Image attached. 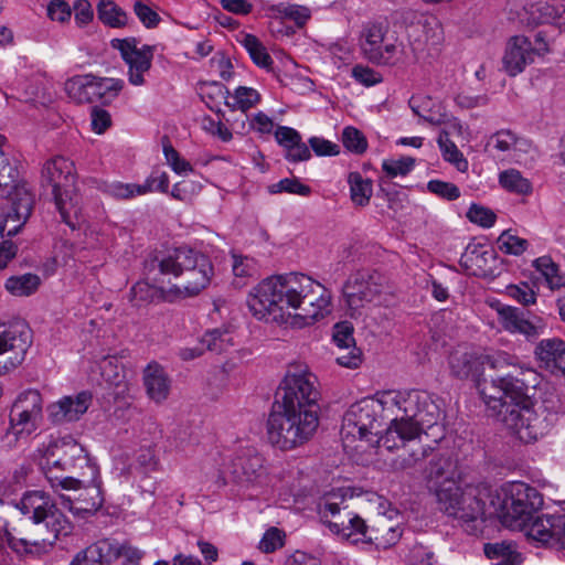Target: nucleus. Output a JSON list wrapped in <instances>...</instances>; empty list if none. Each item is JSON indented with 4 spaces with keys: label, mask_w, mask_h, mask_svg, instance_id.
I'll use <instances>...</instances> for the list:
<instances>
[{
    "label": "nucleus",
    "mask_w": 565,
    "mask_h": 565,
    "mask_svg": "<svg viewBox=\"0 0 565 565\" xmlns=\"http://www.w3.org/2000/svg\"><path fill=\"white\" fill-rule=\"evenodd\" d=\"M448 364L452 376L470 379L478 385L486 364L495 371L490 386H484L481 393L503 425L521 441H535L551 429L546 409L536 406L529 395L530 388L540 384L541 376L534 369L521 364L515 355L503 351L480 354L459 347L450 353Z\"/></svg>",
    "instance_id": "1"
},
{
    "label": "nucleus",
    "mask_w": 565,
    "mask_h": 565,
    "mask_svg": "<svg viewBox=\"0 0 565 565\" xmlns=\"http://www.w3.org/2000/svg\"><path fill=\"white\" fill-rule=\"evenodd\" d=\"M331 292L311 277L290 273L263 279L248 294L252 315L265 322L303 328L330 312Z\"/></svg>",
    "instance_id": "2"
},
{
    "label": "nucleus",
    "mask_w": 565,
    "mask_h": 565,
    "mask_svg": "<svg viewBox=\"0 0 565 565\" xmlns=\"http://www.w3.org/2000/svg\"><path fill=\"white\" fill-rule=\"evenodd\" d=\"M267 420L269 443L280 450L306 444L319 425L318 379L306 366H290Z\"/></svg>",
    "instance_id": "3"
},
{
    "label": "nucleus",
    "mask_w": 565,
    "mask_h": 565,
    "mask_svg": "<svg viewBox=\"0 0 565 565\" xmlns=\"http://www.w3.org/2000/svg\"><path fill=\"white\" fill-rule=\"evenodd\" d=\"M149 274L158 269L161 275H171L179 281L175 288L188 296L198 295L211 280L213 266L204 254L189 247H178L154 257L146 265Z\"/></svg>",
    "instance_id": "4"
},
{
    "label": "nucleus",
    "mask_w": 565,
    "mask_h": 565,
    "mask_svg": "<svg viewBox=\"0 0 565 565\" xmlns=\"http://www.w3.org/2000/svg\"><path fill=\"white\" fill-rule=\"evenodd\" d=\"M382 403L387 405L388 414L394 415L385 430V444L393 441V437L405 431L407 426L423 431L425 426L433 425L437 419V406L424 392L411 391L405 394L384 392Z\"/></svg>",
    "instance_id": "5"
},
{
    "label": "nucleus",
    "mask_w": 565,
    "mask_h": 565,
    "mask_svg": "<svg viewBox=\"0 0 565 565\" xmlns=\"http://www.w3.org/2000/svg\"><path fill=\"white\" fill-rule=\"evenodd\" d=\"M492 492L486 486H467L461 489L458 484L448 489L437 490L439 510L451 516L467 531L478 530L477 523L490 516Z\"/></svg>",
    "instance_id": "6"
},
{
    "label": "nucleus",
    "mask_w": 565,
    "mask_h": 565,
    "mask_svg": "<svg viewBox=\"0 0 565 565\" xmlns=\"http://www.w3.org/2000/svg\"><path fill=\"white\" fill-rule=\"evenodd\" d=\"M490 516H498L512 530H523L543 505L542 494L524 482H514L504 491L503 498L491 495Z\"/></svg>",
    "instance_id": "7"
},
{
    "label": "nucleus",
    "mask_w": 565,
    "mask_h": 565,
    "mask_svg": "<svg viewBox=\"0 0 565 565\" xmlns=\"http://www.w3.org/2000/svg\"><path fill=\"white\" fill-rule=\"evenodd\" d=\"M49 452L55 457L63 456V470H68L75 476L70 479H63L68 484H75L76 489L81 484L92 483L99 479V467L92 458L87 449L72 437H65L49 443Z\"/></svg>",
    "instance_id": "8"
},
{
    "label": "nucleus",
    "mask_w": 565,
    "mask_h": 565,
    "mask_svg": "<svg viewBox=\"0 0 565 565\" xmlns=\"http://www.w3.org/2000/svg\"><path fill=\"white\" fill-rule=\"evenodd\" d=\"M406 430L393 437V441L385 444L386 433H384L376 441L380 447L390 451L403 449V452L396 456L391 462V469L394 472H413L423 465L424 460L430 457L434 448L430 445L423 444L422 434L416 428L407 426Z\"/></svg>",
    "instance_id": "9"
},
{
    "label": "nucleus",
    "mask_w": 565,
    "mask_h": 565,
    "mask_svg": "<svg viewBox=\"0 0 565 565\" xmlns=\"http://www.w3.org/2000/svg\"><path fill=\"white\" fill-rule=\"evenodd\" d=\"M383 393L377 397H365L350 406L343 416L342 434L370 440V436L379 434V417L388 414L383 403Z\"/></svg>",
    "instance_id": "10"
},
{
    "label": "nucleus",
    "mask_w": 565,
    "mask_h": 565,
    "mask_svg": "<svg viewBox=\"0 0 565 565\" xmlns=\"http://www.w3.org/2000/svg\"><path fill=\"white\" fill-rule=\"evenodd\" d=\"M385 277L376 271L363 269L352 274L343 286V298L350 317L362 316V310L382 294Z\"/></svg>",
    "instance_id": "11"
},
{
    "label": "nucleus",
    "mask_w": 565,
    "mask_h": 565,
    "mask_svg": "<svg viewBox=\"0 0 565 565\" xmlns=\"http://www.w3.org/2000/svg\"><path fill=\"white\" fill-rule=\"evenodd\" d=\"M361 50L366 60L377 65H394L402 53V44L388 36V25L367 23L361 32Z\"/></svg>",
    "instance_id": "12"
},
{
    "label": "nucleus",
    "mask_w": 565,
    "mask_h": 565,
    "mask_svg": "<svg viewBox=\"0 0 565 565\" xmlns=\"http://www.w3.org/2000/svg\"><path fill=\"white\" fill-rule=\"evenodd\" d=\"M35 391L28 390L14 401L10 411V425L1 436V448L10 450L26 439L35 429Z\"/></svg>",
    "instance_id": "13"
},
{
    "label": "nucleus",
    "mask_w": 565,
    "mask_h": 565,
    "mask_svg": "<svg viewBox=\"0 0 565 565\" xmlns=\"http://www.w3.org/2000/svg\"><path fill=\"white\" fill-rule=\"evenodd\" d=\"M343 501L341 492L329 493L320 504L319 513L332 532L356 543L361 536H365V522L350 511L341 513L340 504Z\"/></svg>",
    "instance_id": "14"
},
{
    "label": "nucleus",
    "mask_w": 565,
    "mask_h": 565,
    "mask_svg": "<svg viewBox=\"0 0 565 565\" xmlns=\"http://www.w3.org/2000/svg\"><path fill=\"white\" fill-rule=\"evenodd\" d=\"M224 478L241 486L259 484L266 477L264 458L254 447L236 450L225 463Z\"/></svg>",
    "instance_id": "15"
},
{
    "label": "nucleus",
    "mask_w": 565,
    "mask_h": 565,
    "mask_svg": "<svg viewBox=\"0 0 565 565\" xmlns=\"http://www.w3.org/2000/svg\"><path fill=\"white\" fill-rule=\"evenodd\" d=\"M32 339V329L21 319L10 322L0 330V355L10 353L4 369L15 367L22 363Z\"/></svg>",
    "instance_id": "16"
},
{
    "label": "nucleus",
    "mask_w": 565,
    "mask_h": 565,
    "mask_svg": "<svg viewBox=\"0 0 565 565\" xmlns=\"http://www.w3.org/2000/svg\"><path fill=\"white\" fill-rule=\"evenodd\" d=\"M111 46L120 52L128 65V81L134 86L145 84V74L149 72L153 57V50L149 45L138 49L136 39H114Z\"/></svg>",
    "instance_id": "17"
},
{
    "label": "nucleus",
    "mask_w": 565,
    "mask_h": 565,
    "mask_svg": "<svg viewBox=\"0 0 565 565\" xmlns=\"http://www.w3.org/2000/svg\"><path fill=\"white\" fill-rule=\"evenodd\" d=\"M497 311L499 322L511 333L523 334L526 339L537 338L544 333L543 319L536 316L531 317L529 311L511 306H499Z\"/></svg>",
    "instance_id": "18"
},
{
    "label": "nucleus",
    "mask_w": 565,
    "mask_h": 565,
    "mask_svg": "<svg viewBox=\"0 0 565 565\" xmlns=\"http://www.w3.org/2000/svg\"><path fill=\"white\" fill-rule=\"evenodd\" d=\"M424 477L437 494L438 489H448L461 479V471L458 467L457 459L446 454H434L428 466L424 470Z\"/></svg>",
    "instance_id": "19"
},
{
    "label": "nucleus",
    "mask_w": 565,
    "mask_h": 565,
    "mask_svg": "<svg viewBox=\"0 0 565 565\" xmlns=\"http://www.w3.org/2000/svg\"><path fill=\"white\" fill-rule=\"evenodd\" d=\"M74 164L64 157L49 160L42 169V196L46 198L61 192L74 182Z\"/></svg>",
    "instance_id": "20"
},
{
    "label": "nucleus",
    "mask_w": 565,
    "mask_h": 565,
    "mask_svg": "<svg viewBox=\"0 0 565 565\" xmlns=\"http://www.w3.org/2000/svg\"><path fill=\"white\" fill-rule=\"evenodd\" d=\"M92 402L93 395L88 391L64 396L47 407L49 418L54 424L76 422L87 412Z\"/></svg>",
    "instance_id": "21"
},
{
    "label": "nucleus",
    "mask_w": 565,
    "mask_h": 565,
    "mask_svg": "<svg viewBox=\"0 0 565 565\" xmlns=\"http://www.w3.org/2000/svg\"><path fill=\"white\" fill-rule=\"evenodd\" d=\"M536 41L541 43V46L537 49H533L532 43L525 36H513L509 41L503 56V65L511 76L518 75L524 70L526 64L533 62L535 52L546 50V44L540 34L536 35Z\"/></svg>",
    "instance_id": "22"
},
{
    "label": "nucleus",
    "mask_w": 565,
    "mask_h": 565,
    "mask_svg": "<svg viewBox=\"0 0 565 565\" xmlns=\"http://www.w3.org/2000/svg\"><path fill=\"white\" fill-rule=\"evenodd\" d=\"M539 366L554 375L565 376V341L561 338L542 339L534 348Z\"/></svg>",
    "instance_id": "23"
},
{
    "label": "nucleus",
    "mask_w": 565,
    "mask_h": 565,
    "mask_svg": "<svg viewBox=\"0 0 565 565\" xmlns=\"http://www.w3.org/2000/svg\"><path fill=\"white\" fill-rule=\"evenodd\" d=\"M168 186V174L162 172L157 177H149L143 184L121 183L118 181L105 183L102 191L111 198L127 200L152 191L167 192Z\"/></svg>",
    "instance_id": "24"
},
{
    "label": "nucleus",
    "mask_w": 565,
    "mask_h": 565,
    "mask_svg": "<svg viewBox=\"0 0 565 565\" xmlns=\"http://www.w3.org/2000/svg\"><path fill=\"white\" fill-rule=\"evenodd\" d=\"M495 252L487 245L470 243L460 257V266L469 275L487 277L493 274Z\"/></svg>",
    "instance_id": "25"
},
{
    "label": "nucleus",
    "mask_w": 565,
    "mask_h": 565,
    "mask_svg": "<svg viewBox=\"0 0 565 565\" xmlns=\"http://www.w3.org/2000/svg\"><path fill=\"white\" fill-rule=\"evenodd\" d=\"M407 35L413 51L419 52L426 46L435 47L440 44L443 28L436 18H427L409 25Z\"/></svg>",
    "instance_id": "26"
},
{
    "label": "nucleus",
    "mask_w": 565,
    "mask_h": 565,
    "mask_svg": "<svg viewBox=\"0 0 565 565\" xmlns=\"http://www.w3.org/2000/svg\"><path fill=\"white\" fill-rule=\"evenodd\" d=\"M45 199L54 202L62 222L68 225L72 230L77 228L85 222L82 198L76 192L65 189L61 192L46 196Z\"/></svg>",
    "instance_id": "27"
},
{
    "label": "nucleus",
    "mask_w": 565,
    "mask_h": 565,
    "mask_svg": "<svg viewBox=\"0 0 565 565\" xmlns=\"http://www.w3.org/2000/svg\"><path fill=\"white\" fill-rule=\"evenodd\" d=\"M117 543L105 539L99 540L79 551L70 565H109L117 559Z\"/></svg>",
    "instance_id": "28"
},
{
    "label": "nucleus",
    "mask_w": 565,
    "mask_h": 565,
    "mask_svg": "<svg viewBox=\"0 0 565 565\" xmlns=\"http://www.w3.org/2000/svg\"><path fill=\"white\" fill-rule=\"evenodd\" d=\"M143 384L148 396L156 403L166 401L170 393L171 381L157 362L149 363L143 370Z\"/></svg>",
    "instance_id": "29"
},
{
    "label": "nucleus",
    "mask_w": 565,
    "mask_h": 565,
    "mask_svg": "<svg viewBox=\"0 0 565 565\" xmlns=\"http://www.w3.org/2000/svg\"><path fill=\"white\" fill-rule=\"evenodd\" d=\"M562 514H547L537 515L535 514L533 520L529 521L524 531L530 537L547 543L552 539L559 541L561 539V522L556 519H561Z\"/></svg>",
    "instance_id": "30"
},
{
    "label": "nucleus",
    "mask_w": 565,
    "mask_h": 565,
    "mask_svg": "<svg viewBox=\"0 0 565 565\" xmlns=\"http://www.w3.org/2000/svg\"><path fill=\"white\" fill-rule=\"evenodd\" d=\"M401 536V527L391 524L383 515L376 520L375 525L371 529L365 525V536H361V541L374 543L377 548H387L396 544Z\"/></svg>",
    "instance_id": "31"
},
{
    "label": "nucleus",
    "mask_w": 565,
    "mask_h": 565,
    "mask_svg": "<svg viewBox=\"0 0 565 565\" xmlns=\"http://www.w3.org/2000/svg\"><path fill=\"white\" fill-rule=\"evenodd\" d=\"M60 513L38 507V536H41V544L38 541V553L40 548L46 552L47 547H51L60 533Z\"/></svg>",
    "instance_id": "32"
},
{
    "label": "nucleus",
    "mask_w": 565,
    "mask_h": 565,
    "mask_svg": "<svg viewBox=\"0 0 565 565\" xmlns=\"http://www.w3.org/2000/svg\"><path fill=\"white\" fill-rule=\"evenodd\" d=\"M67 96L77 104L98 102L95 84V75H76L64 84Z\"/></svg>",
    "instance_id": "33"
},
{
    "label": "nucleus",
    "mask_w": 565,
    "mask_h": 565,
    "mask_svg": "<svg viewBox=\"0 0 565 565\" xmlns=\"http://www.w3.org/2000/svg\"><path fill=\"white\" fill-rule=\"evenodd\" d=\"M78 490H82V492L72 502L71 510L76 514L93 515L104 503L100 480L97 479L92 483L81 484Z\"/></svg>",
    "instance_id": "34"
},
{
    "label": "nucleus",
    "mask_w": 565,
    "mask_h": 565,
    "mask_svg": "<svg viewBox=\"0 0 565 565\" xmlns=\"http://www.w3.org/2000/svg\"><path fill=\"white\" fill-rule=\"evenodd\" d=\"M213 86L217 89L218 94L225 99V105L232 110H241L246 113L260 102L259 93L246 86H238L233 94L228 88L214 83Z\"/></svg>",
    "instance_id": "35"
},
{
    "label": "nucleus",
    "mask_w": 565,
    "mask_h": 565,
    "mask_svg": "<svg viewBox=\"0 0 565 565\" xmlns=\"http://www.w3.org/2000/svg\"><path fill=\"white\" fill-rule=\"evenodd\" d=\"M38 465L53 489L61 488L64 490H76L75 484H68L63 480L70 479V476H63L60 473L61 467L63 468V456L56 455L53 457L49 452V445L43 450Z\"/></svg>",
    "instance_id": "36"
},
{
    "label": "nucleus",
    "mask_w": 565,
    "mask_h": 565,
    "mask_svg": "<svg viewBox=\"0 0 565 565\" xmlns=\"http://www.w3.org/2000/svg\"><path fill=\"white\" fill-rule=\"evenodd\" d=\"M33 196L29 192H24L23 196H15L11 207L8 211H0V236H7L8 225L10 222L26 221L32 213Z\"/></svg>",
    "instance_id": "37"
},
{
    "label": "nucleus",
    "mask_w": 565,
    "mask_h": 565,
    "mask_svg": "<svg viewBox=\"0 0 565 565\" xmlns=\"http://www.w3.org/2000/svg\"><path fill=\"white\" fill-rule=\"evenodd\" d=\"M532 266L544 279L550 290L556 291L565 288V274L562 273L558 264L551 256L544 255L535 258Z\"/></svg>",
    "instance_id": "38"
},
{
    "label": "nucleus",
    "mask_w": 565,
    "mask_h": 565,
    "mask_svg": "<svg viewBox=\"0 0 565 565\" xmlns=\"http://www.w3.org/2000/svg\"><path fill=\"white\" fill-rule=\"evenodd\" d=\"M531 147L525 139L519 138L512 130L502 129L491 135L487 142V148L495 149L500 152L526 151Z\"/></svg>",
    "instance_id": "39"
},
{
    "label": "nucleus",
    "mask_w": 565,
    "mask_h": 565,
    "mask_svg": "<svg viewBox=\"0 0 565 565\" xmlns=\"http://www.w3.org/2000/svg\"><path fill=\"white\" fill-rule=\"evenodd\" d=\"M483 551L488 558L497 559L498 565H518L522 561L521 554L515 551L511 542L487 543Z\"/></svg>",
    "instance_id": "40"
},
{
    "label": "nucleus",
    "mask_w": 565,
    "mask_h": 565,
    "mask_svg": "<svg viewBox=\"0 0 565 565\" xmlns=\"http://www.w3.org/2000/svg\"><path fill=\"white\" fill-rule=\"evenodd\" d=\"M97 17L100 22L110 28H121L128 23L127 13L113 0H99Z\"/></svg>",
    "instance_id": "41"
},
{
    "label": "nucleus",
    "mask_w": 565,
    "mask_h": 565,
    "mask_svg": "<svg viewBox=\"0 0 565 565\" xmlns=\"http://www.w3.org/2000/svg\"><path fill=\"white\" fill-rule=\"evenodd\" d=\"M269 10L274 18L294 21L298 28H302L311 17L310 10L299 4L278 3Z\"/></svg>",
    "instance_id": "42"
},
{
    "label": "nucleus",
    "mask_w": 565,
    "mask_h": 565,
    "mask_svg": "<svg viewBox=\"0 0 565 565\" xmlns=\"http://www.w3.org/2000/svg\"><path fill=\"white\" fill-rule=\"evenodd\" d=\"M201 343L214 353H222L233 347V333L228 328L209 330L203 335Z\"/></svg>",
    "instance_id": "43"
},
{
    "label": "nucleus",
    "mask_w": 565,
    "mask_h": 565,
    "mask_svg": "<svg viewBox=\"0 0 565 565\" xmlns=\"http://www.w3.org/2000/svg\"><path fill=\"white\" fill-rule=\"evenodd\" d=\"M348 182L353 203L360 206L369 204L373 193L371 180L364 179L359 172H351L348 177Z\"/></svg>",
    "instance_id": "44"
},
{
    "label": "nucleus",
    "mask_w": 565,
    "mask_h": 565,
    "mask_svg": "<svg viewBox=\"0 0 565 565\" xmlns=\"http://www.w3.org/2000/svg\"><path fill=\"white\" fill-rule=\"evenodd\" d=\"M4 288L14 297H29L35 291V275L28 273L10 276L4 282Z\"/></svg>",
    "instance_id": "45"
},
{
    "label": "nucleus",
    "mask_w": 565,
    "mask_h": 565,
    "mask_svg": "<svg viewBox=\"0 0 565 565\" xmlns=\"http://www.w3.org/2000/svg\"><path fill=\"white\" fill-rule=\"evenodd\" d=\"M500 184L510 192L527 195L532 192L531 182L524 178L520 171L509 169L500 173Z\"/></svg>",
    "instance_id": "46"
},
{
    "label": "nucleus",
    "mask_w": 565,
    "mask_h": 565,
    "mask_svg": "<svg viewBox=\"0 0 565 565\" xmlns=\"http://www.w3.org/2000/svg\"><path fill=\"white\" fill-rule=\"evenodd\" d=\"M438 145L445 160L455 164L459 171H466L468 161L462 157L457 146L449 139L447 131H441L438 136Z\"/></svg>",
    "instance_id": "47"
},
{
    "label": "nucleus",
    "mask_w": 565,
    "mask_h": 565,
    "mask_svg": "<svg viewBox=\"0 0 565 565\" xmlns=\"http://www.w3.org/2000/svg\"><path fill=\"white\" fill-rule=\"evenodd\" d=\"M96 93L98 102L111 103L124 88V81L120 78H108L95 76Z\"/></svg>",
    "instance_id": "48"
},
{
    "label": "nucleus",
    "mask_w": 565,
    "mask_h": 565,
    "mask_svg": "<svg viewBox=\"0 0 565 565\" xmlns=\"http://www.w3.org/2000/svg\"><path fill=\"white\" fill-rule=\"evenodd\" d=\"M242 44L256 65L264 68H267L271 65L273 60L270 55L267 53L266 47L255 35L245 34L243 36Z\"/></svg>",
    "instance_id": "49"
},
{
    "label": "nucleus",
    "mask_w": 565,
    "mask_h": 565,
    "mask_svg": "<svg viewBox=\"0 0 565 565\" xmlns=\"http://www.w3.org/2000/svg\"><path fill=\"white\" fill-rule=\"evenodd\" d=\"M409 106L415 115L425 121L438 125L441 122L440 115L433 110V100L428 96H412Z\"/></svg>",
    "instance_id": "50"
},
{
    "label": "nucleus",
    "mask_w": 565,
    "mask_h": 565,
    "mask_svg": "<svg viewBox=\"0 0 565 565\" xmlns=\"http://www.w3.org/2000/svg\"><path fill=\"white\" fill-rule=\"evenodd\" d=\"M497 244L501 252L514 256L522 255L529 246L526 239L513 235L510 231H504L499 236Z\"/></svg>",
    "instance_id": "51"
},
{
    "label": "nucleus",
    "mask_w": 565,
    "mask_h": 565,
    "mask_svg": "<svg viewBox=\"0 0 565 565\" xmlns=\"http://www.w3.org/2000/svg\"><path fill=\"white\" fill-rule=\"evenodd\" d=\"M103 377L113 386L111 395L116 401H122L126 406H129V384L125 381V375L120 371H116L114 379L108 375L107 365L103 367Z\"/></svg>",
    "instance_id": "52"
},
{
    "label": "nucleus",
    "mask_w": 565,
    "mask_h": 565,
    "mask_svg": "<svg viewBox=\"0 0 565 565\" xmlns=\"http://www.w3.org/2000/svg\"><path fill=\"white\" fill-rule=\"evenodd\" d=\"M415 166V159L412 157H401L398 159H386L382 163V169L388 178L404 177L408 174Z\"/></svg>",
    "instance_id": "53"
},
{
    "label": "nucleus",
    "mask_w": 565,
    "mask_h": 565,
    "mask_svg": "<svg viewBox=\"0 0 565 565\" xmlns=\"http://www.w3.org/2000/svg\"><path fill=\"white\" fill-rule=\"evenodd\" d=\"M159 289L147 281L140 280L130 289V301L134 306H142L159 297Z\"/></svg>",
    "instance_id": "54"
},
{
    "label": "nucleus",
    "mask_w": 565,
    "mask_h": 565,
    "mask_svg": "<svg viewBox=\"0 0 565 565\" xmlns=\"http://www.w3.org/2000/svg\"><path fill=\"white\" fill-rule=\"evenodd\" d=\"M333 341L340 350H350L355 347L353 327L350 322L343 321L334 326Z\"/></svg>",
    "instance_id": "55"
},
{
    "label": "nucleus",
    "mask_w": 565,
    "mask_h": 565,
    "mask_svg": "<svg viewBox=\"0 0 565 565\" xmlns=\"http://www.w3.org/2000/svg\"><path fill=\"white\" fill-rule=\"evenodd\" d=\"M344 147L355 153H363L366 150L367 142L360 130L354 127H345L342 134Z\"/></svg>",
    "instance_id": "56"
},
{
    "label": "nucleus",
    "mask_w": 565,
    "mask_h": 565,
    "mask_svg": "<svg viewBox=\"0 0 565 565\" xmlns=\"http://www.w3.org/2000/svg\"><path fill=\"white\" fill-rule=\"evenodd\" d=\"M270 193H280L287 192L291 194H299L302 196H307L311 193V189L301 183L298 179H282L279 182L269 186Z\"/></svg>",
    "instance_id": "57"
},
{
    "label": "nucleus",
    "mask_w": 565,
    "mask_h": 565,
    "mask_svg": "<svg viewBox=\"0 0 565 565\" xmlns=\"http://www.w3.org/2000/svg\"><path fill=\"white\" fill-rule=\"evenodd\" d=\"M467 217L470 222L476 223L482 227H491L495 222V214L484 206L472 204L468 212Z\"/></svg>",
    "instance_id": "58"
},
{
    "label": "nucleus",
    "mask_w": 565,
    "mask_h": 565,
    "mask_svg": "<svg viewBox=\"0 0 565 565\" xmlns=\"http://www.w3.org/2000/svg\"><path fill=\"white\" fill-rule=\"evenodd\" d=\"M508 295L523 306L536 302V292L526 282L510 285L507 287Z\"/></svg>",
    "instance_id": "59"
},
{
    "label": "nucleus",
    "mask_w": 565,
    "mask_h": 565,
    "mask_svg": "<svg viewBox=\"0 0 565 565\" xmlns=\"http://www.w3.org/2000/svg\"><path fill=\"white\" fill-rule=\"evenodd\" d=\"M427 189L429 192L448 201L456 200L460 196V190L456 184L441 180H430L427 183Z\"/></svg>",
    "instance_id": "60"
},
{
    "label": "nucleus",
    "mask_w": 565,
    "mask_h": 565,
    "mask_svg": "<svg viewBox=\"0 0 565 565\" xmlns=\"http://www.w3.org/2000/svg\"><path fill=\"white\" fill-rule=\"evenodd\" d=\"M233 273L236 277H253L258 274V266L254 258L233 255Z\"/></svg>",
    "instance_id": "61"
},
{
    "label": "nucleus",
    "mask_w": 565,
    "mask_h": 565,
    "mask_svg": "<svg viewBox=\"0 0 565 565\" xmlns=\"http://www.w3.org/2000/svg\"><path fill=\"white\" fill-rule=\"evenodd\" d=\"M90 125L94 132L104 134L111 126V116L106 109L94 106L90 110Z\"/></svg>",
    "instance_id": "62"
},
{
    "label": "nucleus",
    "mask_w": 565,
    "mask_h": 565,
    "mask_svg": "<svg viewBox=\"0 0 565 565\" xmlns=\"http://www.w3.org/2000/svg\"><path fill=\"white\" fill-rule=\"evenodd\" d=\"M47 17L52 21L64 23L71 19L72 9L64 0H52L47 6Z\"/></svg>",
    "instance_id": "63"
},
{
    "label": "nucleus",
    "mask_w": 565,
    "mask_h": 565,
    "mask_svg": "<svg viewBox=\"0 0 565 565\" xmlns=\"http://www.w3.org/2000/svg\"><path fill=\"white\" fill-rule=\"evenodd\" d=\"M284 545V534L277 527L269 529L259 542V550L264 553H273Z\"/></svg>",
    "instance_id": "64"
}]
</instances>
